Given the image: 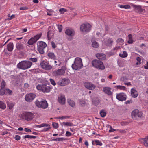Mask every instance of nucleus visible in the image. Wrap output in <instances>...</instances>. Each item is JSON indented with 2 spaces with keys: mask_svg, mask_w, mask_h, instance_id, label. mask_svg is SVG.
<instances>
[{
  "mask_svg": "<svg viewBox=\"0 0 148 148\" xmlns=\"http://www.w3.org/2000/svg\"><path fill=\"white\" fill-rule=\"evenodd\" d=\"M53 127L55 129H57L58 127V124L57 123L53 122L52 123Z\"/></svg>",
  "mask_w": 148,
  "mask_h": 148,
  "instance_id": "nucleus-45",
  "label": "nucleus"
},
{
  "mask_svg": "<svg viewBox=\"0 0 148 148\" xmlns=\"http://www.w3.org/2000/svg\"><path fill=\"white\" fill-rule=\"evenodd\" d=\"M15 17V15L14 14L12 15L8 19V20H11L13 18H14Z\"/></svg>",
  "mask_w": 148,
  "mask_h": 148,
  "instance_id": "nucleus-60",
  "label": "nucleus"
},
{
  "mask_svg": "<svg viewBox=\"0 0 148 148\" xmlns=\"http://www.w3.org/2000/svg\"><path fill=\"white\" fill-rule=\"evenodd\" d=\"M37 50L39 53L41 54L44 53V49L46 47L47 45L44 42L39 41L37 43Z\"/></svg>",
  "mask_w": 148,
  "mask_h": 148,
  "instance_id": "nucleus-4",
  "label": "nucleus"
},
{
  "mask_svg": "<svg viewBox=\"0 0 148 148\" xmlns=\"http://www.w3.org/2000/svg\"><path fill=\"white\" fill-rule=\"evenodd\" d=\"M24 116L25 119L28 121L31 120L34 117L33 114L30 112H25L24 114Z\"/></svg>",
  "mask_w": 148,
  "mask_h": 148,
  "instance_id": "nucleus-17",
  "label": "nucleus"
},
{
  "mask_svg": "<svg viewBox=\"0 0 148 148\" xmlns=\"http://www.w3.org/2000/svg\"><path fill=\"white\" fill-rule=\"evenodd\" d=\"M29 60L34 62H36L37 59L36 58H30L29 59Z\"/></svg>",
  "mask_w": 148,
  "mask_h": 148,
  "instance_id": "nucleus-52",
  "label": "nucleus"
},
{
  "mask_svg": "<svg viewBox=\"0 0 148 148\" xmlns=\"http://www.w3.org/2000/svg\"><path fill=\"white\" fill-rule=\"evenodd\" d=\"M92 45L93 47L97 48L99 47V44L95 40H92Z\"/></svg>",
  "mask_w": 148,
  "mask_h": 148,
  "instance_id": "nucleus-28",
  "label": "nucleus"
},
{
  "mask_svg": "<svg viewBox=\"0 0 148 148\" xmlns=\"http://www.w3.org/2000/svg\"><path fill=\"white\" fill-rule=\"evenodd\" d=\"M66 69V65L62 66L61 69L54 71L52 73V75L54 76H58L64 75L65 73V71Z\"/></svg>",
  "mask_w": 148,
  "mask_h": 148,
  "instance_id": "nucleus-5",
  "label": "nucleus"
},
{
  "mask_svg": "<svg viewBox=\"0 0 148 148\" xmlns=\"http://www.w3.org/2000/svg\"><path fill=\"white\" fill-rule=\"evenodd\" d=\"M44 127H48L44 128L43 130V132L47 131L51 128L50 125L49 124L47 123H44L40 125H34V127L41 128Z\"/></svg>",
  "mask_w": 148,
  "mask_h": 148,
  "instance_id": "nucleus-14",
  "label": "nucleus"
},
{
  "mask_svg": "<svg viewBox=\"0 0 148 148\" xmlns=\"http://www.w3.org/2000/svg\"><path fill=\"white\" fill-rule=\"evenodd\" d=\"M5 91L4 88H1L0 90V94L1 95H3L5 94Z\"/></svg>",
  "mask_w": 148,
  "mask_h": 148,
  "instance_id": "nucleus-48",
  "label": "nucleus"
},
{
  "mask_svg": "<svg viewBox=\"0 0 148 148\" xmlns=\"http://www.w3.org/2000/svg\"><path fill=\"white\" fill-rule=\"evenodd\" d=\"M119 56L122 58H125L127 56V54L126 51H123V53L119 54Z\"/></svg>",
  "mask_w": 148,
  "mask_h": 148,
  "instance_id": "nucleus-39",
  "label": "nucleus"
},
{
  "mask_svg": "<svg viewBox=\"0 0 148 148\" xmlns=\"http://www.w3.org/2000/svg\"><path fill=\"white\" fill-rule=\"evenodd\" d=\"M142 115V112L139 111L138 109H135L134 110L132 113V117L134 120L138 119V118L141 117Z\"/></svg>",
  "mask_w": 148,
  "mask_h": 148,
  "instance_id": "nucleus-8",
  "label": "nucleus"
},
{
  "mask_svg": "<svg viewBox=\"0 0 148 148\" xmlns=\"http://www.w3.org/2000/svg\"><path fill=\"white\" fill-rule=\"evenodd\" d=\"M27 9V8L26 7H21L20 8V10H25Z\"/></svg>",
  "mask_w": 148,
  "mask_h": 148,
  "instance_id": "nucleus-63",
  "label": "nucleus"
},
{
  "mask_svg": "<svg viewBox=\"0 0 148 148\" xmlns=\"http://www.w3.org/2000/svg\"><path fill=\"white\" fill-rule=\"evenodd\" d=\"M115 88H117L118 89L122 90H126V87L121 85L116 86L114 87Z\"/></svg>",
  "mask_w": 148,
  "mask_h": 148,
  "instance_id": "nucleus-35",
  "label": "nucleus"
},
{
  "mask_svg": "<svg viewBox=\"0 0 148 148\" xmlns=\"http://www.w3.org/2000/svg\"><path fill=\"white\" fill-rule=\"evenodd\" d=\"M110 130H109V131L110 132H113L114 131V130L112 128L111 126H110Z\"/></svg>",
  "mask_w": 148,
  "mask_h": 148,
  "instance_id": "nucleus-64",
  "label": "nucleus"
},
{
  "mask_svg": "<svg viewBox=\"0 0 148 148\" xmlns=\"http://www.w3.org/2000/svg\"><path fill=\"white\" fill-rule=\"evenodd\" d=\"M14 139L16 140H20L21 137L18 135H16L14 137Z\"/></svg>",
  "mask_w": 148,
  "mask_h": 148,
  "instance_id": "nucleus-54",
  "label": "nucleus"
},
{
  "mask_svg": "<svg viewBox=\"0 0 148 148\" xmlns=\"http://www.w3.org/2000/svg\"><path fill=\"white\" fill-rule=\"evenodd\" d=\"M35 104L38 107L43 109L47 108L48 106L47 102L45 100L40 101L37 100L35 101Z\"/></svg>",
  "mask_w": 148,
  "mask_h": 148,
  "instance_id": "nucleus-9",
  "label": "nucleus"
},
{
  "mask_svg": "<svg viewBox=\"0 0 148 148\" xmlns=\"http://www.w3.org/2000/svg\"><path fill=\"white\" fill-rule=\"evenodd\" d=\"M14 48L13 44L12 42H10L7 44V49L9 51H12Z\"/></svg>",
  "mask_w": 148,
  "mask_h": 148,
  "instance_id": "nucleus-24",
  "label": "nucleus"
},
{
  "mask_svg": "<svg viewBox=\"0 0 148 148\" xmlns=\"http://www.w3.org/2000/svg\"><path fill=\"white\" fill-rule=\"evenodd\" d=\"M144 68L146 69H148V61L147 62L146 65L144 66Z\"/></svg>",
  "mask_w": 148,
  "mask_h": 148,
  "instance_id": "nucleus-62",
  "label": "nucleus"
},
{
  "mask_svg": "<svg viewBox=\"0 0 148 148\" xmlns=\"http://www.w3.org/2000/svg\"><path fill=\"white\" fill-rule=\"evenodd\" d=\"M36 95L35 94L30 93L26 94L25 96V100L28 102H30L33 101L35 98Z\"/></svg>",
  "mask_w": 148,
  "mask_h": 148,
  "instance_id": "nucleus-12",
  "label": "nucleus"
},
{
  "mask_svg": "<svg viewBox=\"0 0 148 148\" xmlns=\"http://www.w3.org/2000/svg\"><path fill=\"white\" fill-rule=\"evenodd\" d=\"M65 98L64 95H60L58 97V102L62 104H64L65 102Z\"/></svg>",
  "mask_w": 148,
  "mask_h": 148,
  "instance_id": "nucleus-19",
  "label": "nucleus"
},
{
  "mask_svg": "<svg viewBox=\"0 0 148 148\" xmlns=\"http://www.w3.org/2000/svg\"><path fill=\"white\" fill-rule=\"evenodd\" d=\"M92 64L94 67L97 69L103 70L105 68L103 62L98 60H94L92 61Z\"/></svg>",
  "mask_w": 148,
  "mask_h": 148,
  "instance_id": "nucleus-3",
  "label": "nucleus"
},
{
  "mask_svg": "<svg viewBox=\"0 0 148 148\" xmlns=\"http://www.w3.org/2000/svg\"><path fill=\"white\" fill-rule=\"evenodd\" d=\"M133 7L134 8V10L136 12L142 14L145 12V10L142 8L140 6L133 5Z\"/></svg>",
  "mask_w": 148,
  "mask_h": 148,
  "instance_id": "nucleus-15",
  "label": "nucleus"
},
{
  "mask_svg": "<svg viewBox=\"0 0 148 148\" xmlns=\"http://www.w3.org/2000/svg\"><path fill=\"white\" fill-rule=\"evenodd\" d=\"M69 118H70L69 116H61V117H58L57 118L58 119L63 120V119H66Z\"/></svg>",
  "mask_w": 148,
  "mask_h": 148,
  "instance_id": "nucleus-42",
  "label": "nucleus"
},
{
  "mask_svg": "<svg viewBox=\"0 0 148 148\" xmlns=\"http://www.w3.org/2000/svg\"><path fill=\"white\" fill-rule=\"evenodd\" d=\"M58 28L60 32H61L62 31V26L61 25H57Z\"/></svg>",
  "mask_w": 148,
  "mask_h": 148,
  "instance_id": "nucleus-46",
  "label": "nucleus"
},
{
  "mask_svg": "<svg viewBox=\"0 0 148 148\" xmlns=\"http://www.w3.org/2000/svg\"><path fill=\"white\" fill-rule=\"evenodd\" d=\"M106 112L104 111V110H101L100 112V114L101 116L102 117H104L106 115Z\"/></svg>",
  "mask_w": 148,
  "mask_h": 148,
  "instance_id": "nucleus-41",
  "label": "nucleus"
},
{
  "mask_svg": "<svg viewBox=\"0 0 148 148\" xmlns=\"http://www.w3.org/2000/svg\"><path fill=\"white\" fill-rule=\"evenodd\" d=\"M67 11V10L64 8H60L59 10V12H60L61 14L64 13V12Z\"/></svg>",
  "mask_w": 148,
  "mask_h": 148,
  "instance_id": "nucleus-44",
  "label": "nucleus"
},
{
  "mask_svg": "<svg viewBox=\"0 0 148 148\" xmlns=\"http://www.w3.org/2000/svg\"><path fill=\"white\" fill-rule=\"evenodd\" d=\"M92 144L94 145L101 146L103 145L101 141L97 140H95L94 141H92Z\"/></svg>",
  "mask_w": 148,
  "mask_h": 148,
  "instance_id": "nucleus-30",
  "label": "nucleus"
},
{
  "mask_svg": "<svg viewBox=\"0 0 148 148\" xmlns=\"http://www.w3.org/2000/svg\"><path fill=\"white\" fill-rule=\"evenodd\" d=\"M91 27V25L89 23L83 24L81 26L80 30L83 32H87L90 31Z\"/></svg>",
  "mask_w": 148,
  "mask_h": 148,
  "instance_id": "nucleus-10",
  "label": "nucleus"
},
{
  "mask_svg": "<svg viewBox=\"0 0 148 148\" xmlns=\"http://www.w3.org/2000/svg\"><path fill=\"white\" fill-rule=\"evenodd\" d=\"M37 89L42 91L44 93H48L50 92V87L45 84L38 85L36 86Z\"/></svg>",
  "mask_w": 148,
  "mask_h": 148,
  "instance_id": "nucleus-6",
  "label": "nucleus"
},
{
  "mask_svg": "<svg viewBox=\"0 0 148 148\" xmlns=\"http://www.w3.org/2000/svg\"><path fill=\"white\" fill-rule=\"evenodd\" d=\"M41 34H38L33 37L34 39L36 42L41 37Z\"/></svg>",
  "mask_w": 148,
  "mask_h": 148,
  "instance_id": "nucleus-40",
  "label": "nucleus"
},
{
  "mask_svg": "<svg viewBox=\"0 0 148 148\" xmlns=\"http://www.w3.org/2000/svg\"><path fill=\"white\" fill-rule=\"evenodd\" d=\"M40 65L42 68L45 70H50L52 68V66L49 64V62L46 60L42 61Z\"/></svg>",
  "mask_w": 148,
  "mask_h": 148,
  "instance_id": "nucleus-7",
  "label": "nucleus"
},
{
  "mask_svg": "<svg viewBox=\"0 0 148 148\" xmlns=\"http://www.w3.org/2000/svg\"><path fill=\"white\" fill-rule=\"evenodd\" d=\"M24 130L25 132H31V130L27 128H25L24 129Z\"/></svg>",
  "mask_w": 148,
  "mask_h": 148,
  "instance_id": "nucleus-59",
  "label": "nucleus"
},
{
  "mask_svg": "<svg viewBox=\"0 0 148 148\" xmlns=\"http://www.w3.org/2000/svg\"><path fill=\"white\" fill-rule=\"evenodd\" d=\"M119 7L121 8L129 9L130 8V6L128 5H120Z\"/></svg>",
  "mask_w": 148,
  "mask_h": 148,
  "instance_id": "nucleus-43",
  "label": "nucleus"
},
{
  "mask_svg": "<svg viewBox=\"0 0 148 148\" xmlns=\"http://www.w3.org/2000/svg\"><path fill=\"white\" fill-rule=\"evenodd\" d=\"M6 91H7L8 93L10 95H11L12 93V91L9 89H6Z\"/></svg>",
  "mask_w": 148,
  "mask_h": 148,
  "instance_id": "nucleus-56",
  "label": "nucleus"
},
{
  "mask_svg": "<svg viewBox=\"0 0 148 148\" xmlns=\"http://www.w3.org/2000/svg\"><path fill=\"white\" fill-rule=\"evenodd\" d=\"M61 125L62 126L72 127L74 126V125L72 123L69 122H62L61 123Z\"/></svg>",
  "mask_w": 148,
  "mask_h": 148,
  "instance_id": "nucleus-26",
  "label": "nucleus"
},
{
  "mask_svg": "<svg viewBox=\"0 0 148 148\" xmlns=\"http://www.w3.org/2000/svg\"><path fill=\"white\" fill-rule=\"evenodd\" d=\"M24 87L26 88H28L29 87V85L27 83H25L24 84Z\"/></svg>",
  "mask_w": 148,
  "mask_h": 148,
  "instance_id": "nucleus-61",
  "label": "nucleus"
},
{
  "mask_svg": "<svg viewBox=\"0 0 148 148\" xmlns=\"http://www.w3.org/2000/svg\"><path fill=\"white\" fill-rule=\"evenodd\" d=\"M5 86V83L4 81H3L2 82L1 84V88H4Z\"/></svg>",
  "mask_w": 148,
  "mask_h": 148,
  "instance_id": "nucleus-51",
  "label": "nucleus"
},
{
  "mask_svg": "<svg viewBox=\"0 0 148 148\" xmlns=\"http://www.w3.org/2000/svg\"><path fill=\"white\" fill-rule=\"evenodd\" d=\"M84 85L86 88L89 90H93L96 88L95 85L89 82H85Z\"/></svg>",
  "mask_w": 148,
  "mask_h": 148,
  "instance_id": "nucleus-16",
  "label": "nucleus"
},
{
  "mask_svg": "<svg viewBox=\"0 0 148 148\" xmlns=\"http://www.w3.org/2000/svg\"><path fill=\"white\" fill-rule=\"evenodd\" d=\"M120 49V47L119 46H116L114 47L112 50L115 51V52H116L117 50L119 49Z\"/></svg>",
  "mask_w": 148,
  "mask_h": 148,
  "instance_id": "nucleus-49",
  "label": "nucleus"
},
{
  "mask_svg": "<svg viewBox=\"0 0 148 148\" xmlns=\"http://www.w3.org/2000/svg\"><path fill=\"white\" fill-rule=\"evenodd\" d=\"M49 80L51 84L53 86H55L56 85V83L53 79L50 78L49 79Z\"/></svg>",
  "mask_w": 148,
  "mask_h": 148,
  "instance_id": "nucleus-47",
  "label": "nucleus"
},
{
  "mask_svg": "<svg viewBox=\"0 0 148 148\" xmlns=\"http://www.w3.org/2000/svg\"><path fill=\"white\" fill-rule=\"evenodd\" d=\"M129 40H128V43L129 44H132L133 43V40L132 39V36L131 34H129L128 36Z\"/></svg>",
  "mask_w": 148,
  "mask_h": 148,
  "instance_id": "nucleus-36",
  "label": "nucleus"
},
{
  "mask_svg": "<svg viewBox=\"0 0 148 148\" xmlns=\"http://www.w3.org/2000/svg\"><path fill=\"white\" fill-rule=\"evenodd\" d=\"M113 42L112 39L111 38H109L108 40L106 42V46L111 47Z\"/></svg>",
  "mask_w": 148,
  "mask_h": 148,
  "instance_id": "nucleus-29",
  "label": "nucleus"
},
{
  "mask_svg": "<svg viewBox=\"0 0 148 148\" xmlns=\"http://www.w3.org/2000/svg\"><path fill=\"white\" fill-rule=\"evenodd\" d=\"M131 94L132 97L133 98H136L138 96V93L137 91L134 88H132L131 89Z\"/></svg>",
  "mask_w": 148,
  "mask_h": 148,
  "instance_id": "nucleus-23",
  "label": "nucleus"
},
{
  "mask_svg": "<svg viewBox=\"0 0 148 148\" xmlns=\"http://www.w3.org/2000/svg\"><path fill=\"white\" fill-rule=\"evenodd\" d=\"M116 98L119 101H123L126 100L127 96L125 93H120L116 95Z\"/></svg>",
  "mask_w": 148,
  "mask_h": 148,
  "instance_id": "nucleus-13",
  "label": "nucleus"
},
{
  "mask_svg": "<svg viewBox=\"0 0 148 148\" xmlns=\"http://www.w3.org/2000/svg\"><path fill=\"white\" fill-rule=\"evenodd\" d=\"M56 141H61L64 140V139L62 137L57 138H56Z\"/></svg>",
  "mask_w": 148,
  "mask_h": 148,
  "instance_id": "nucleus-57",
  "label": "nucleus"
},
{
  "mask_svg": "<svg viewBox=\"0 0 148 148\" xmlns=\"http://www.w3.org/2000/svg\"><path fill=\"white\" fill-rule=\"evenodd\" d=\"M96 56L97 58L101 60H105L106 58L105 54L103 53H97L96 54Z\"/></svg>",
  "mask_w": 148,
  "mask_h": 148,
  "instance_id": "nucleus-21",
  "label": "nucleus"
},
{
  "mask_svg": "<svg viewBox=\"0 0 148 148\" xmlns=\"http://www.w3.org/2000/svg\"><path fill=\"white\" fill-rule=\"evenodd\" d=\"M51 46H52V47L53 48H55L56 47V45L55 43L54 42H51Z\"/></svg>",
  "mask_w": 148,
  "mask_h": 148,
  "instance_id": "nucleus-58",
  "label": "nucleus"
},
{
  "mask_svg": "<svg viewBox=\"0 0 148 148\" xmlns=\"http://www.w3.org/2000/svg\"><path fill=\"white\" fill-rule=\"evenodd\" d=\"M82 66V59L80 58L77 57L75 58L74 63L72 64V67L73 69L77 70L80 69Z\"/></svg>",
  "mask_w": 148,
  "mask_h": 148,
  "instance_id": "nucleus-2",
  "label": "nucleus"
},
{
  "mask_svg": "<svg viewBox=\"0 0 148 148\" xmlns=\"http://www.w3.org/2000/svg\"><path fill=\"white\" fill-rule=\"evenodd\" d=\"M32 63L29 61H22L17 65V67L23 70H26L30 68Z\"/></svg>",
  "mask_w": 148,
  "mask_h": 148,
  "instance_id": "nucleus-1",
  "label": "nucleus"
},
{
  "mask_svg": "<svg viewBox=\"0 0 148 148\" xmlns=\"http://www.w3.org/2000/svg\"><path fill=\"white\" fill-rule=\"evenodd\" d=\"M124 42V40L122 39L121 38H119L117 39V40H116V42L117 43H122Z\"/></svg>",
  "mask_w": 148,
  "mask_h": 148,
  "instance_id": "nucleus-53",
  "label": "nucleus"
},
{
  "mask_svg": "<svg viewBox=\"0 0 148 148\" xmlns=\"http://www.w3.org/2000/svg\"><path fill=\"white\" fill-rule=\"evenodd\" d=\"M36 42L35 41V40H34L33 37H32L28 40L27 42V44H28V46L30 47V45H33Z\"/></svg>",
  "mask_w": 148,
  "mask_h": 148,
  "instance_id": "nucleus-27",
  "label": "nucleus"
},
{
  "mask_svg": "<svg viewBox=\"0 0 148 148\" xmlns=\"http://www.w3.org/2000/svg\"><path fill=\"white\" fill-rule=\"evenodd\" d=\"M24 48V47L22 43L19 42L17 43L15 49L16 51H18L23 50Z\"/></svg>",
  "mask_w": 148,
  "mask_h": 148,
  "instance_id": "nucleus-20",
  "label": "nucleus"
},
{
  "mask_svg": "<svg viewBox=\"0 0 148 148\" xmlns=\"http://www.w3.org/2000/svg\"><path fill=\"white\" fill-rule=\"evenodd\" d=\"M103 90L104 93L109 96L112 95V92L111 91L112 88L109 87H104L103 88Z\"/></svg>",
  "mask_w": 148,
  "mask_h": 148,
  "instance_id": "nucleus-18",
  "label": "nucleus"
},
{
  "mask_svg": "<svg viewBox=\"0 0 148 148\" xmlns=\"http://www.w3.org/2000/svg\"><path fill=\"white\" fill-rule=\"evenodd\" d=\"M36 136L29 135H25L24 136V138L35 139L36 138Z\"/></svg>",
  "mask_w": 148,
  "mask_h": 148,
  "instance_id": "nucleus-38",
  "label": "nucleus"
},
{
  "mask_svg": "<svg viewBox=\"0 0 148 148\" xmlns=\"http://www.w3.org/2000/svg\"><path fill=\"white\" fill-rule=\"evenodd\" d=\"M117 131L121 133L124 134L126 133V131L125 130H117Z\"/></svg>",
  "mask_w": 148,
  "mask_h": 148,
  "instance_id": "nucleus-50",
  "label": "nucleus"
},
{
  "mask_svg": "<svg viewBox=\"0 0 148 148\" xmlns=\"http://www.w3.org/2000/svg\"><path fill=\"white\" fill-rule=\"evenodd\" d=\"M54 12L53 10L52 9H47V14L49 16H51L52 13Z\"/></svg>",
  "mask_w": 148,
  "mask_h": 148,
  "instance_id": "nucleus-37",
  "label": "nucleus"
},
{
  "mask_svg": "<svg viewBox=\"0 0 148 148\" xmlns=\"http://www.w3.org/2000/svg\"><path fill=\"white\" fill-rule=\"evenodd\" d=\"M7 104L8 107L9 108L10 110L12 109L15 105L14 103L8 101L7 102Z\"/></svg>",
  "mask_w": 148,
  "mask_h": 148,
  "instance_id": "nucleus-31",
  "label": "nucleus"
},
{
  "mask_svg": "<svg viewBox=\"0 0 148 148\" xmlns=\"http://www.w3.org/2000/svg\"><path fill=\"white\" fill-rule=\"evenodd\" d=\"M141 141L145 146H148V136H146L144 138L141 139Z\"/></svg>",
  "mask_w": 148,
  "mask_h": 148,
  "instance_id": "nucleus-25",
  "label": "nucleus"
},
{
  "mask_svg": "<svg viewBox=\"0 0 148 148\" xmlns=\"http://www.w3.org/2000/svg\"><path fill=\"white\" fill-rule=\"evenodd\" d=\"M6 108V105L3 101H0V108L4 110Z\"/></svg>",
  "mask_w": 148,
  "mask_h": 148,
  "instance_id": "nucleus-34",
  "label": "nucleus"
},
{
  "mask_svg": "<svg viewBox=\"0 0 148 148\" xmlns=\"http://www.w3.org/2000/svg\"><path fill=\"white\" fill-rule=\"evenodd\" d=\"M67 101L68 103L71 106L73 107L75 106V103L73 100L68 99Z\"/></svg>",
  "mask_w": 148,
  "mask_h": 148,
  "instance_id": "nucleus-33",
  "label": "nucleus"
},
{
  "mask_svg": "<svg viewBox=\"0 0 148 148\" xmlns=\"http://www.w3.org/2000/svg\"><path fill=\"white\" fill-rule=\"evenodd\" d=\"M70 82V80L67 78L60 79L57 83L58 85L64 86L68 84Z\"/></svg>",
  "mask_w": 148,
  "mask_h": 148,
  "instance_id": "nucleus-11",
  "label": "nucleus"
},
{
  "mask_svg": "<svg viewBox=\"0 0 148 148\" xmlns=\"http://www.w3.org/2000/svg\"><path fill=\"white\" fill-rule=\"evenodd\" d=\"M65 135L66 136H70L71 135V133L69 131H67L66 132Z\"/></svg>",
  "mask_w": 148,
  "mask_h": 148,
  "instance_id": "nucleus-55",
  "label": "nucleus"
},
{
  "mask_svg": "<svg viewBox=\"0 0 148 148\" xmlns=\"http://www.w3.org/2000/svg\"><path fill=\"white\" fill-rule=\"evenodd\" d=\"M65 33L69 36H72L74 35L75 32L73 29H68L66 30Z\"/></svg>",
  "mask_w": 148,
  "mask_h": 148,
  "instance_id": "nucleus-22",
  "label": "nucleus"
},
{
  "mask_svg": "<svg viewBox=\"0 0 148 148\" xmlns=\"http://www.w3.org/2000/svg\"><path fill=\"white\" fill-rule=\"evenodd\" d=\"M48 57L50 58L53 59H55L56 58V56L54 53L51 52H49L48 53Z\"/></svg>",
  "mask_w": 148,
  "mask_h": 148,
  "instance_id": "nucleus-32",
  "label": "nucleus"
}]
</instances>
